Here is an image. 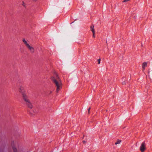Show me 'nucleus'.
<instances>
[{"label": "nucleus", "mask_w": 152, "mask_h": 152, "mask_svg": "<svg viewBox=\"0 0 152 152\" xmlns=\"http://www.w3.org/2000/svg\"><path fill=\"white\" fill-rule=\"evenodd\" d=\"M33 1H36L37 0H32Z\"/></svg>", "instance_id": "nucleus-17"}, {"label": "nucleus", "mask_w": 152, "mask_h": 152, "mask_svg": "<svg viewBox=\"0 0 152 152\" xmlns=\"http://www.w3.org/2000/svg\"><path fill=\"white\" fill-rule=\"evenodd\" d=\"M145 146L146 144L145 142H142L140 147V150L142 152H144L146 149Z\"/></svg>", "instance_id": "nucleus-4"}, {"label": "nucleus", "mask_w": 152, "mask_h": 152, "mask_svg": "<svg viewBox=\"0 0 152 152\" xmlns=\"http://www.w3.org/2000/svg\"><path fill=\"white\" fill-rule=\"evenodd\" d=\"M19 91L21 93L22 95H23V94H25L26 93V91L24 89V88L21 86H20L19 88Z\"/></svg>", "instance_id": "nucleus-5"}, {"label": "nucleus", "mask_w": 152, "mask_h": 152, "mask_svg": "<svg viewBox=\"0 0 152 152\" xmlns=\"http://www.w3.org/2000/svg\"><path fill=\"white\" fill-rule=\"evenodd\" d=\"M129 0H124L123 2H126L129 1Z\"/></svg>", "instance_id": "nucleus-13"}, {"label": "nucleus", "mask_w": 152, "mask_h": 152, "mask_svg": "<svg viewBox=\"0 0 152 152\" xmlns=\"http://www.w3.org/2000/svg\"><path fill=\"white\" fill-rule=\"evenodd\" d=\"M12 148L14 151V152H17V149L15 147L13 146L12 147Z\"/></svg>", "instance_id": "nucleus-7"}, {"label": "nucleus", "mask_w": 152, "mask_h": 152, "mask_svg": "<svg viewBox=\"0 0 152 152\" xmlns=\"http://www.w3.org/2000/svg\"><path fill=\"white\" fill-rule=\"evenodd\" d=\"M22 5L23 6H24V7H26V4L24 3V2L23 1H22Z\"/></svg>", "instance_id": "nucleus-11"}, {"label": "nucleus", "mask_w": 152, "mask_h": 152, "mask_svg": "<svg viewBox=\"0 0 152 152\" xmlns=\"http://www.w3.org/2000/svg\"><path fill=\"white\" fill-rule=\"evenodd\" d=\"M91 28L92 32H93V30H94V31H95L94 29V26L93 25L91 26Z\"/></svg>", "instance_id": "nucleus-8"}, {"label": "nucleus", "mask_w": 152, "mask_h": 152, "mask_svg": "<svg viewBox=\"0 0 152 152\" xmlns=\"http://www.w3.org/2000/svg\"><path fill=\"white\" fill-rule=\"evenodd\" d=\"M101 61V59L99 58L98 59V64H99Z\"/></svg>", "instance_id": "nucleus-12"}, {"label": "nucleus", "mask_w": 152, "mask_h": 152, "mask_svg": "<svg viewBox=\"0 0 152 152\" xmlns=\"http://www.w3.org/2000/svg\"><path fill=\"white\" fill-rule=\"evenodd\" d=\"M86 141H83V142L84 144L85 143H86Z\"/></svg>", "instance_id": "nucleus-15"}, {"label": "nucleus", "mask_w": 152, "mask_h": 152, "mask_svg": "<svg viewBox=\"0 0 152 152\" xmlns=\"http://www.w3.org/2000/svg\"><path fill=\"white\" fill-rule=\"evenodd\" d=\"M90 110V108H89V109H88V113H89V111Z\"/></svg>", "instance_id": "nucleus-14"}, {"label": "nucleus", "mask_w": 152, "mask_h": 152, "mask_svg": "<svg viewBox=\"0 0 152 152\" xmlns=\"http://www.w3.org/2000/svg\"><path fill=\"white\" fill-rule=\"evenodd\" d=\"M22 96L23 100L25 102L26 104L28 107L30 108H32V104L28 98V96L26 93L23 94Z\"/></svg>", "instance_id": "nucleus-2"}, {"label": "nucleus", "mask_w": 152, "mask_h": 152, "mask_svg": "<svg viewBox=\"0 0 152 152\" xmlns=\"http://www.w3.org/2000/svg\"><path fill=\"white\" fill-rule=\"evenodd\" d=\"M51 79L57 87L56 91L57 92L61 88L62 83L61 80L57 74L52 77Z\"/></svg>", "instance_id": "nucleus-1"}, {"label": "nucleus", "mask_w": 152, "mask_h": 152, "mask_svg": "<svg viewBox=\"0 0 152 152\" xmlns=\"http://www.w3.org/2000/svg\"><path fill=\"white\" fill-rule=\"evenodd\" d=\"M22 41L26 47L30 51V52L32 53H34V48L33 47L30 45L24 39H23Z\"/></svg>", "instance_id": "nucleus-3"}, {"label": "nucleus", "mask_w": 152, "mask_h": 152, "mask_svg": "<svg viewBox=\"0 0 152 152\" xmlns=\"http://www.w3.org/2000/svg\"><path fill=\"white\" fill-rule=\"evenodd\" d=\"M121 142V140H117V142L115 143V144L116 145L117 144H119Z\"/></svg>", "instance_id": "nucleus-9"}, {"label": "nucleus", "mask_w": 152, "mask_h": 152, "mask_svg": "<svg viewBox=\"0 0 152 152\" xmlns=\"http://www.w3.org/2000/svg\"><path fill=\"white\" fill-rule=\"evenodd\" d=\"M92 32V33H93V37L94 38L95 37V31H94V30H93V32Z\"/></svg>", "instance_id": "nucleus-10"}, {"label": "nucleus", "mask_w": 152, "mask_h": 152, "mask_svg": "<svg viewBox=\"0 0 152 152\" xmlns=\"http://www.w3.org/2000/svg\"><path fill=\"white\" fill-rule=\"evenodd\" d=\"M147 65V62H144L142 64V68L143 69V71L145 68V67Z\"/></svg>", "instance_id": "nucleus-6"}, {"label": "nucleus", "mask_w": 152, "mask_h": 152, "mask_svg": "<svg viewBox=\"0 0 152 152\" xmlns=\"http://www.w3.org/2000/svg\"><path fill=\"white\" fill-rule=\"evenodd\" d=\"M125 84V82H123V83H122V84Z\"/></svg>", "instance_id": "nucleus-16"}]
</instances>
